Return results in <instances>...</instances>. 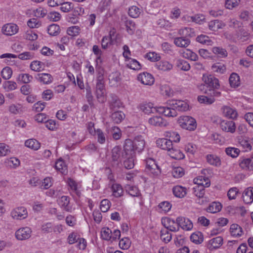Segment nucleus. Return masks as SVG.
Returning <instances> with one entry per match:
<instances>
[{
  "label": "nucleus",
  "mask_w": 253,
  "mask_h": 253,
  "mask_svg": "<svg viewBox=\"0 0 253 253\" xmlns=\"http://www.w3.org/2000/svg\"><path fill=\"white\" fill-rule=\"evenodd\" d=\"M145 141L142 136L136 137L133 141L126 139L124 146V151L135 153V151L141 152L144 148Z\"/></svg>",
  "instance_id": "obj_1"
},
{
  "label": "nucleus",
  "mask_w": 253,
  "mask_h": 253,
  "mask_svg": "<svg viewBox=\"0 0 253 253\" xmlns=\"http://www.w3.org/2000/svg\"><path fill=\"white\" fill-rule=\"evenodd\" d=\"M204 84L199 86V89L203 91L207 89L219 88V80L211 75H203L202 78Z\"/></svg>",
  "instance_id": "obj_2"
},
{
  "label": "nucleus",
  "mask_w": 253,
  "mask_h": 253,
  "mask_svg": "<svg viewBox=\"0 0 253 253\" xmlns=\"http://www.w3.org/2000/svg\"><path fill=\"white\" fill-rule=\"evenodd\" d=\"M121 232L119 230L115 229L113 232L108 227H103L101 230V237L102 239L111 242L116 241L120 238Z\"/></svg>",
  "instance_id": "obj_3"
},
{
  "label": "nucleus",
  "mask_w": 253,
  "mask_h": 253,
  "mask_svg": "<svg viewBox=\"0 0 253 253\" xmlns=\"http://www.w3.org/2000/svg\"><path fill=\"white\" fill-rule=\"evenodd\" d=\"M19 31V27L13 23L4 24L1 29L2 34L6 36H12L16 34Z\"/></svg>",
  "instance_id": "obj_4"
},
{
  "label": "nucleus",
  "mask_w": 253,
  "mask_h": 253,
  "mask_svg": "<svg viewBox=\"0 0 253 253\" xmlns=\"http://www.w3.org/2000/svg\"><path fill=\"white\" fill-rule=\"evenodd\" d=\"M32 233L31 228L29 227L25 226L17 229L15 233V236L18 240H26L31 237Z\"/></svg>",
  "instance_id": "obj_5"
},
{
  "label": "nucleus",
  "mask_w": 253,
  "mask_h": 253,
  "mask_svg": "<svg viewBox=\"0 0 253 253\" xmlns=\"http://www.w3.org/2000/svg\"><path fill=\"white\" fill-rule=\"evenodd\" d=\"M161 222L164 228H167L168 231L175 232L179 230V226L176 220L166 217L162 218Z\"/></svg>",
  "instance_id": "obj_6"
},
{
  "label": "nucleus",
  "mask_w": 253,
  "mask_h": 253,
  "mask_svg": "<svg viewBox=\"0 0 253 253\" xmlns=\"http://www.w3.org/2000/svg\"><path fill=\"white\" fill-rule=\"evenodd\" d=\"M12 218L15 220H22L28 216L27 209L24 207H19L14 209L10 213Z\"/></svg>",
  "instance_id": "obj_7"
},
{
  "label": "nucleus",
  "mask_w": 253,
  "mask_h": 253,
  "mask_svg": "<svg viewBox=\"0 0 253 253\" xmlns=\"http://www.w3.org/2000/svg\"><path fill=\"white\" fill-rule=\"evenodd\" d=\"M168 105L174 109L180 111H186L189 109V105L185 101L181 100H170L168 101Z\"/></svg>",
  "instance_id": "obj_8"
},
{
  "label": "nucleus",
  "mask_w": 253,
  "mask_h": 253,
  "mask_svg": "<svg viewBox=\"0 0 253 253\" xmlns=\"http://www.w3.org/2000/svg\"><path fill=\"white\" fill-rule=\"evenodd\" d=\"M125 156L124 161V165L126 169H131L133 168L135 165V153L128 151V153L126 151H124Z\"/></svg>",
  "instance_id": "obj_9"
},
{
  "label": "nucleus",
  "mask_w": 253,
  "mask_h": 253,
  "mask_svg": "<svg viewBox=\"0 0 253 253\" xmlns=\"http://www.w3.org/2000/svg\"><path fill=\"white\" fill-rule=\"evenodd\" d=\"M125 156V154L122 152V148L120 146H115L112 150V159L116 165H118L122 162Z\"/></svg>",
  "instance_id": "obj_10"
},
{
  "label": "nucleus",
  "mask_w": 253,
  "mask_h": 253,
  "mask_svg": "<svg viewBox=\"0 0 253 253\" xmlns=\"http://www.w3.org/2000/svg\"><path fill=\"white\" fill-rule=\"evenodd\" d=\"M137 79L141 84L147 85H152L155 82L153 75L147 72L140 73L137 76Z\"/></svg>",
  "instance_id": "obj_11"
},
{
  "label": "nucleus",
  "mask_w": 253,
  "mask_h": 253,
  "mask_svg": "<svg viewBox=\"0 0 253 253\" xmlns=\"http://www.w3.org/2000/svg\"><path fill=\"white\" fill-rule=\"evenodd\" d=\"M176 221L178 222L179 228L181 227L184 230L189 231L193 228V223L188 218L181 216H178L176 218Z\"/></svg>",
  "instance_id": "obj_12"
},
{
  "label": "nucleus",
  "mask_w": 253,
  "mask_h": 253,
  "mask_svg": "<svg viewBox=\"0 0 253 253\" xmlns=\"http://www.w3.org/2000/svg\"><path fill=\"white\" fill-rule=\"evenodd\" d=\"M223 244V238L221 236L213 238L206 243L207 247L211 251L219 248Z\"/></svg>",
  "instance_id": "obj_13"
},
{
  "label": "nucleus",
  "mask_w": 253,
  "mask_h": 253,
  "mask_svg": "<svg viewBox=\"0 0 253 253\" xmlns=\"http://www.w3.org/2000/svg\"><path fill=\"white\" fill-rule=\"evenodd\" d=\"M106 90L104 83H96V96L99 102L103 103L106 101Z\"/></svg>",
  "instance_id": "obj_14"
},
{
  "label": "nucleus",
  "mask_w": 253,
  "mask_h": 253,
  "mask_svg": "<svg viewBox=\"0 0 253 253\" xmlns=\"http://www.w3.org/2000/svg\"><path fill=\"white\" fill-rule=\"evenodd\" d=\"M157 146L163 150L169 152L173 147L172 140L167 138H159L156 140Z\"/></svg>",
  "instance_id": "obj_15"
},
{
  "label": "nucleus",
  "mask_w": 253,
  "mask_h": 253,
  "mask_svg": "<svg viewBox=\"0 0 253 253\" xmlns=\"http://www.w3.org/2000/svg\"><path fill=\"white\" fill-rule=\"evenodd\" d=\"M67 183L71 192L79 197L81 193L80 191L81 184L71 178H68L67 179Z\"/></svg>",
  "instance_id": "obj_16"
},
{
  "label": "nucleus",
  "mask_w": 253,
  "mask_h": 253,
  "mask_svg": "<svg viewBox=\"0 0 253 253\" xmlns=\"http://www.w3.org/2000/svg\"><path fill=\"white\" fill-rule=\"evenodd\" d=\"M239 162L240 167L242 169L253 170V156L250 158H241Z\"/></svg>",
  "instance_id": "obj_17"
},
{
  "label": "nucleus",
  "mask_w": 253,
  "mask_h": 253,
  "mask_svg": "<svg viewBox=\"0 0 253 253\" xmlns=\"http://www.w3.org/2000/svg\"><path fill=\"white\" fill-rule=\"evenodd\" d=\"M213 125L220 126H235V124L232 120H224L218 116H214L211 118Z\"/></svg>",
  "instance_id": "obj_18"
},
{
  "label": "nucleus",
  "mask_w": 253,
  "mask_h": 253,
  "mask_svg": "<svg viewBox=\"0 0 253 253\" xmlns=\"http://www.w3.org/2000/svg\"><path fill=\"white\" fill-rule=\"evenodd\" d=\"M178 123L180 126H194L196 125L195 119L190 116H181L178 120Z\"/></svg>",
  "instance_id": "obj_19"
},
{
  "label": "nucleus",
  "mask_w": 253,
  "mask_h": 253,
  "mask_svg": "<svg viewBox=\"0 0 253 253\" xmlns=\"http://www.w3.org/2000/svg\"><path fill=\"white\" fill-rule=\"evenodd\" d=\"M59 206L65 211L72 212L73 209L70 203V198L66 196H62L58 201Z\"/></svg>",
  "instance_id": "obj_20"
},
{
  "label": "nucleus",
  "mask_w": 253,
  "mask_h": 253,
  "mask_svg": "<svg viewBox=\"0 0 253 253\" xmlns=\"http://www.w3.org/2000/svg\"><path fill=\"white\" fill-rule=\"evenodd\" d=\"M138 108L145 114L155 113V106L152 102H143L139 105Z\"/></svg>",
  "instance_id": "obj_21"
},
{
  "label": "nucleus",
  "mask_w": 253,
  "mask_h": 253,
  "mask_svg": "<svg viewBox=\"0 0 253 253\" xmlns=\"http://www.w3.org/2000/svg\"><path fill=\"white\" fill-rule=\"evenodd\" d=\"M110 189L112 195L115 198H121L124 195V189L122 185L119 183H113Z\"/></svg>",
  "instance_id": "obj_22"
},
{
  "label": "nucleus",
  "mask_w": 253,
  "mask_h": 253,
  "mask_svg": "<svg viewBox=\"0 0 253 253\" xmlns=\"http://www.w3.org/2000/svg\"><path fill=\"white\" fill-rule=\"evenodd\" d=\"M108 80L110 86H117L121 80V73L118 71L112 72L109 75Z\"/></svg>",
  "instance_id": "obj_23"
},
{
  "label": "nucleus",
  "mask_w": 253,
  "mask_h": 253,
  "mask_svg": "<svg viewBox=\"0 0 253 253\" xmlns=\"http://www.w3.org/2000/svg\"><path fill=\"white\" fill-rule=\"evenodd\" d=\"M146 165L147 169L154 175H158L160 173L159 168L153 159H147L146 161Z\"/></svg>",
  "instance_id": "obj_24"
},
{
  "label": "nucleus",
  "mask_w": 253,
  "mask_h": 253,
  "mask_svg": "<svg viewBox=\"0 0 253 253\" xmlns=\"http://www.w3.org/2000/svg\"><path fill=\"white\" fill-rule=\"evenodd\" d=\"M89 133L93 135H96L97 140L100 144H104L105 142V136L102 131L99 129H95V127H88Z\"/></svg>",
  "instance_id": "obj_25"
},
{
  "label": "nucleus",
  "mask_w": 253,
  "mask_h": 253,
  "mask_svg": "<svg viewBox=\"0 0 253 253\" xmlns=\"http://www.w3.org/2000/svg\"><path fill=\"white\" fill-rule=\"evenodd\" d=\"M242 198L245 204L252 203L253 202V187H249L246 189L243 193Z\"/></svg>",
  "instance_id": "obj_26"
},
{
  "label": "nucleus",
  "mask_w": 253,
  "mask_h": 253,
  "mask_svg": "<svg viewBox=\"0 0 253 253\" xmlns=\"http://www.w3.org/2000/svg\"><path fill=\"white\" fill-rule=\"evenodd\" d=\"M149 124L155 126H166L167 125V122L159 116H154L150 118Z\"/></svg>",
  "instance_id": "obj_27"
},
{
  "label": "nucleus",
  "mask_w": 253,
  "mask_h": 253,
  "mask_svg": "<svg viewBox=\"0 0 253 253\" xmlns=\"http://www.w3.org/2000/svg\"><path fill=\"white\" fill-rule=\"evenodd\" d=\"M225 26V23L219 20H211L208 23L209 29L212 31H217L219 29H222Z\"/></svg>",
  "instance_id": "obj_28"
},
{
  "label": "nucleus",
  "mask_w": 253,
  "mask_h": 253,
  "mask_svg": "<svg viewBox=\"0 0 253 253\" xmlns=\"http://www.w3.org/2000/svg\"><path fill=\"white\" fill-rule=\"evenodd\" d=\"M36 79L40 83L46 84H50L53 80L51 75L47 73L38 74Z\"/></svg>",
  "instance_id": "obj_29"
},
{
  "label": "nucleus",
  "mask_w": 253,
  "mask_h": 253,
  "mask_svg": "<svg viewBox=\"0 0 253 253\" xmlns=\"http://www.w3.org/2000/svg\"><path fill=\"white\" fill-rule=\"evenodd\" d=\"M55 169L62 174H66L67 173V167L62 158L58 159L55 164Z\"/></svg>",
  "instance_id": "obj_30"
},
{
  "label": "nucleus",
  "mask_w": 253,
  "mask_h": 253,
  "mask_svg": "<svg viewBox=\"0 0 253 253\" xmlns=\"http://www.w3.org/2000/svg\"><path fill=\"white\" fill-rule=\"evenodd\" d=\"M172 192L175 197L181 198L186 195L187 189L185 187L182 186L176 185L173 187Z\"/></svg>",
  "instance_id": "obj_31"
},
{
  "label": "nucleus",
  "mask_w": 253,
  "mask_h": 253,
  "mask_svg": "<svg viewBox=\"0 0 253 253\" xmlns=\"http://www.w3.org/2000/svg\"><path fill=\"white\" fill-rule=\"evenodd\" d=\"M231 235L233 237H240L243 233L242 228L237 224H232L230 227Z\"/></svg>",
  "instance_id": "obj_32"
},
{
  "label": "nucleus",
  "mask_w": 253,
  "mask_h": 253,
  "mask_svg": "<svg viewBox=\"0 0 253 253\" xmlns=\"http://www.w3.org/2000/svg\"><path fill=\"white\" fill-rule=\"evenodd\" d=\"M194 182L197 185H201L205 187H208L210 186V179L204 176H198L194 179Z\"/></svg>",
  "instance_id": "obj_33"
},
{
  "label": "nucleus",
  "mask_w": 253,
  "mask_h": 253,
  "mask_svg": "<svg viewBox=\"0 0 253 253\" xmlns=\"http://www.w3.org/2000/svg\"><path fill=\"white\" fill-rule=\"evenodd\" d=\"M25 146L34 151H37L41 147V143L35 139H29L25 141Z\"/></svg>",
  "instance_id": "obj_34"
},
{
  "label": "nucleus",
  "mask_w": 253,
  "mask_h": 253,
  "mask_svg": "<svg viewBox=\"0 0 253 253\" xmlns=\"http://www.w3.org/2000/svg\"><path fill=\"white\" fill-rule=\"evenodd\" d=\"M207 162L211 165L219 167L221 165V160L219 157L213 154H208L206 156Z\"/></svg>",
  "instance_id": "obj_35"
},
{
  "label": "nucleus",
  "mask_w": 253,
  "mask_h": 253,
  "mask_svg": "<svg viewBox=\"0 0 253 253\" xmlns=\"http://www.w3.org/2000/svg\"><path fill=\"white\" fill-rule=\"evenodd\" d=\"M222 112L225 117L233 119L236 118L238 115L235 109L229 106H224L222 108Z\"/></svg>",
  "instance_id": "obj_36"
},
{
  "label": "nucleus",
  "mask_w": 253,
  "mask_h": 253,
  "mask_svg": "<svg viewBox=\"0 0 253 253\" xmlns=\"http://www.w3.org/2000/svg\"><path fill=\"white\" fill-rule=\"evenodd\" d=\"M125 63L126 66L131 69L138 70L141 68V65L136 59L131 58L125 59Z\"/></svg>",
  "instance_id": "obj_37"
},
{
  "label": "nucleus",
  "mask_w": 253,
  "mask_h": 253,
  "mask_svg": "<svg viewBox=\"0 0 253 253\" xmlns=\"http://www.w3.org/2000/svg\"><path fill=\"white\" fill-rule=\"evenodd\" d=\"M125 188L126 192L131 197H139L141 195L138 188L135 186L127 184Z\"/></svg>",
  "instance_id": "obj_38"
},
{
  "label": "nucleus",
  "mask_w": 253,
  "mask_h": 253,
  "mask_svg": "<svg viewBox=\"0 0 253 253\" xmlns=\"http://www.w3.org/2000/svg\"><path fill=\"white\" fill-rule=\"evenodd\" d=\"M211 69L213 72L220 74H224L226 71V68L224 64L220 62L214 63Z\"/></svg>",
  "instance_id": "obj_39"
},
{
  "label": "nucleus",
  "mask_w": 253,
  "mask_h": 253,
  "mask_svg": "<svg viewBox=\"0 0 253 253\" xmlns=\"http://www.w3.org/2000/svg\"><path fill=\"white\" fill-rule=\"evenodd\" d=\"M174 43L178 47H186L188 46L190 43V40L183 37H177L174 39Z\"/></svg>",
  "instance_id": "obj_40"
},
{
  "label": "nucleus",
  "mask_w": 253,
  "mask_h": 253,
  "mask_svg": "<svg viewBox=\"0 0 253 253\" xmlns=\"http://www.w3.org/2000/svg\"><path fill=\"white\" fill-rule=\"evenodd\" d=\"M221 209L222 205L219 202H213L209 205L206 211L208 212L214 213L220 211Z\"/></svg>",
  "instance_id": "obj_41"
},
{
  "label": "nucleus",
  "mask_w": 253,
  "mask_h": 253,
  "mask_svg": "<svg viewBox=\"0 0 253 253\" xmlns=\"http://www.w3.org/2000/svg\"><path fill=\"white\" fill-rule=\"evenodd\" d=\"M238 142L244 149L245 151L248 152L252 150V143L247 138H243L242 137L238 138Z\"/></svg>",
  "instance_id": "obj_42"
},
{
  "label": "nucleus",
  "mask_w": 253,
  "mask_h": 253,
  "mask_svg": "<svg viewBox=\"0 0 253 253\" xmlns=\"http://www.w3.org/2000/svg\"><path fill=\"white\" fill-rule=\"evenodd\" d=\"M168 154L171 158L175 160H181L185 157V155L182 151L174 149L173 147L168 152Z\"/></svg>",
  "instance_id": "obj_43"
},
{
  "label": "nucleus",
  "mask_w": 253,
  "mask_h": 253,
  "mask_svg": "<svg viewBox=\"0 0 253 253\" xmlns=\"http://www.w3.org/2000/svg\"><path fill=\"white\" fill-rule=\"evenodd\" d=\"M196 41L203 44L207 45H212L213 44V41L211 38H210L205 35H201L198 36L196 38Z\"/></svg>",
  "instance_id": "obj_44"
},
{
  "label": "nucleus",
  "mask_w": 253,
  "mask_h": 253,
  "mask_svg": "<svg viewBox=\"0 0 253 253\" xmlns=\"http://www.w3.org/2000/svg\"><path fill=\"white\" fill-rule=\"evenodd\" d=\"M160 237L163 242L168 243L171 241L172 235L167 228H163L160 231Z\"/></svg>",
  "instance_id": "obj_45"
},
{
  "label": "nucleus",
  "mask_w": 253,
  "mask_h": 253,
  "mask_svg": "<svg viewBox=\"0 0 253 253\" xmlns=\"http://www.w3.org/2000/svg\"><path fill=\"white\" fill-rule=\"evenodd\" d=\"M156 67L160 70L167 71L172 68V65L167 61L163 60L157 63Z\"/></svg>",
  "instance_id": "obj_46"
},
{
  "label": "nucleus",
  "mask_w": 253,
  "mask_h": 253,
  "mask_svg": "<svg viewBox=\"0 0 253 253\" xmlns=\"http://www.w3.org/2000/svg\"><path fill=\"white\" fill-rule=\"evenodd\" d=\"M190 240L195 244H200L204 241L203 235L200 232L193 233L190 236Z\"/></svg>",
  "instance_id": "obj_47"
},
{
  "label": "nucleus",
  "mask_w": 253,
  "mask_h": 253,
  "mask_svg": "<svg viewBox=\"0 0 253 253\" xmlns=\"http://www.w3.org/2000/svg\"><path fill=\"white\" fill-rule=\"evenodd\" d=\"M44 67V64L38 60L33 61L30 64V68L35 72H41L43 70Z\"/></svg>",
  "instance_id": "obj_48"
},
{
  "label": "nucleus",
  "mask_w": 253,
  "mask_h": 253,
  "mask_svg": "<svg viewBox=\"0 0 253 253\" xmlns=\"http://www.w3.org/2000/svg\"><path fill=\"white\" fill-rule=\"evenodd\" d=\"M178 34L185 38L188 37H192L195 36L193 29L190 27H185L180 29L178 30Z\"/></svg>",
  "instance_id": "obj_49"
},
{
  "label": "nucleus",
  "mask_w": 253,
  "mask_h": 253,
  "mask_svg": "<svg viewBox=\"0 0 253 253\" xmlns=\"http://www.w3.org/2000/svg\"><path fill=\"white\" fill-rule=\"evenodd\" d=\"M81 32V28L78 26H72L67 28L66 33L72 38L78 36Z\"/></svg>",
  "instance_id": "obj_50"
},
{
  "label": "nucleus",
  "mask_w": 253,
  "mask_h": 253,
  "mask_svg": "<svg viewBox=\"0 0 253 253\" xmlns=\"http://www.w3.org/2000/svg\"><path fill=\"white\" fill-rule=\"evenodd\" d=\"M182 55L184 58L189 59L193 61H197L198 58L196 53L188 49L184 50L182 52Z\"/></svg>",
  "instance_id": "obj_51"
},
{
  "label": "nucleus",
  "mask_w": 253,
  "mask_h": 253,
  "mask_svg": "<svg viewBox=\"0 0 253 253\" xmlns=\"http://www.w3.org/2000/svg\"><path fill=\"white\" fill-rule=\"evenodd\" d=\"M125 115L122 111H115L112 114L111 118L115 124H119L125 118Z\"/></svg>",
  "instance_id": "obj_52"
},
{
  "label": "nucleus",
  "mask_w": 253,
  "mask_h": 253,
  "mask_svg": "<svg viewBox=\"0 0 253 253\" xmlns=\"http://www.w3.org/2000/svg\"><path fill=\"white\" fill-rule=\"evenodd\" d=\"M92 51L94 55L96 56L95 63L96 66L102 62V58L101 56L102 54V52L101 50L99 48V46L96 45H94L92 47Z\"/></svg>",
  "instance_id": "obj_53"
},
{
  "label": "nucleus",
  "mask_w": 253,
  "mask_h": 253,
  "mask_svg": "<svg viewBox=\"0 0 253 253\" xmlns=\"http://www.w3.org/2000/svg\"><path fill=\"white\" fill-rule=\"evenodd\" d=\"M171 208V205L167 201L160 203L158 206V210L160 212L166 213L170 211Z\"/></svg>",
  "instance_id": "obj_54"
},
{
  "label": "nucleus",
  "mask_w": 253,
  "mask_h": 253,
  "mask_svg": "<svg viewBox=\"0 0 253 253\" xmlns=\"http://www.w3.org/2000/svg\"><path fill=\"white\" fill-rule=\"evenodd\" d=\"M176 65L179 69L183 71H188L190 69V64L188 62L183 59H177Z\"/></svg>",
  "instance_id": "obj_55"
},
{
  "label": "nucleus",
  "mask_w": 253,
  "mask_h": 253,
  "mask_svg": "<svg viewBox=\"0 0 253 253\" xmlns=\"http://www.w3.org/2000/svg\"><path fill=\"white\" fill-rule=\"evenodd\" d=\"M126 31L127 33L132 35L134 33L136 29V25L134 22L131 20H126L125 22Z\"/></svg>",
  "instance_id": "obj_56"
},
{
  "label": "nucleus",
  "mask_w": 253,
  "mask_h": 253,
  "mask_svg": "<svg viewBox=\"0 0 253 253\" xmlns=\"http://www.w3.org/2000/svg\"><path fill=\"white\" fill-rule=\"evenodd\" d=\"M230 85L236 87L240 85V77L236 73H232L229 79Z\"/></svg>",
  "instance_id": "obj_57"
},
{
  "label": "nucleus",
  "mask_w": 253,
  "mask_h": 253,
  "mask_svg": "<svg viewBox=\"0 0 253 253\" xmlns=\"http://www.w3.org/2000/svg\"><path fill=\"white\" fill-rule=\"evenodd\" d=\"M112 44V35L111 32L109 35L103 37L101 41V46L103 49H107Z\"/></svg>",
  "instance_id": "obj_58"
},
{
  "label": "nucleus",
  "mask_w": 253,
  "mask_h": 253,
  "mask_svg": "<svg viewBox=\"0 0 253 253\" xmlns=\"http://www.w3.org/2000/svg\"><path fill=\"white\" fill-rule=\"evenodd\" d=\"M33 77L28 74H20L17 77L18 81L24 84L30 83Z\"/></svg>",
  "instance_id": "obj_59"
},
{
  "label": "nucleus",
  "mask_w": 253,
  "mask_h": 253,
  "mask_svg": "<svg viewBox=\"0 0 253 253\" xmlns=\"http://www.w3.org/2000/svg\"><path fill=\"white\" fill-rule=\"evenodd\" d=\"M141 12V10L136 6H132L128 9V14L132 18H137Z\"/></svg>",
  "instance_id": "obj_60"
},
{
  "label": "nucleus",
  "mask_w": 253,
  "mask_h": 253,
  "mask_svg": "<svg viewBox=\"0 0 253 253\" xmlns=\"http://www.w3.org/2000/svg\"><path fill=\"white\" fill-rule=\"evenodd\" d=\"M205 187L196 185L193 188V193L197 197L202 198L205 194Z\"/></svg>",
  "instance_id": "obj_61"
},
{
  "label": "nucleus",
  "mask_w": 253,
  "mask_h": 253,
  "mask_svg": "<svg viewBox=\"0 0 253 253\" xmlns=\"http://www.w3.org/2000/svg\"><path fill=\"white\" fill-rule=\"evenodd\" d=\"M47 31L50 35L56 36L60 33V28L59 25L53 24L48 26Z\"/></svg>",
  "instance_id": "obj_62"
},
{
  "label": "nucleus",
  "mask_w": 253,
  "mask_h": 253,
  "mask_svg": "<svg viewBox=\"0 0 253 253\" xmlns=\"http://www.w3.org/2000/svg\"><path fill=\"white\" fill-rule=\"evenodd\" d=\"M5 163L8 167L13 168H16L20 165V161L15 157L6 159Z\"/></svg>",
  "instance_id": "obj_63"
},
{
  "label": "nucleus",
  "mask_w": 253,
  "mask_h": 253,
  "mask_svg": "<svg viewBox=\"0 0 253 253\" xmlns=\"http://www.w3.org/2000/svg\"><path fill=\"white\" fill-rule=\"evenodd\" d=\"M225 152L227 155L232 158H236L239 156L240 151L239 149L236 148L228 147L226 148Z\"/></svg>",
  "instance_id": "obj_64"
}]
</instances>
